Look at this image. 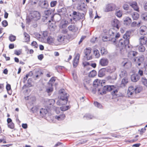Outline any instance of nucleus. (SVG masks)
I'll use <instances>...</instances> for the list:
<instances>
[{"label":"nucleus","mask_w":147,"mask_h":147,"mask_svg":"<svg viewBox=\"0 0 147 147\" xmlns=\"http://www.w3.org/2000/svg\"><path fill=\"white\" fill-rule=\"evenodd\" d=\"M131 34L130 31H127L123 36V39H120L117 45V49L120 51L124 49H125L127 51H129L132 48L129 44V39Z\"/></svg>","instance_id":"obj_1"},{"label":"nucleus","mask_w":147,"mask_h":147,"mask_svg":"<svg viewBox=\"0 0 147 147\" xmlns=\"http://www.w3.org/2000/svg\"><path fill=\"white\" fill-rule=\"evenodd\" d=\"M120 36L119 34L117 33V32L114 28H111L109 30L107 36H103L102 39L104 41H111L115 44L116 39L118 38Z\"/></svg>","instance_id":"obj_2"},{"label":"nucleus","mask_w":147,"mask_h":147,"mask_svg":"<svg viewBox=\"0 0 147 147\" xmlns=\"http://www.w3.org/2000/svg\"><path fill=\"white\" fill-rule=\"evenodd\" d=\"M60 99L57 102V104L59 105H65L68 100L69 95L65 92L64 89L60 90Z\"/></svg>","instance_id":"obj_3"},{"label":"nucleus","mask_w":147,"mask_h":147,"mask_svg":"<svg viewBox=\"0 0 147 147\" xmlns=\"http://www.w3.org/2000/svg\"><path fill=\"white\" fill-rule=\"evenodd\" d=\"M44 13L45 16L43 17L42 20H43L44 22H50L51 20H53L54 18V15L53 11L52 9H49L46 11H45Z\"/></svg>","instance_id":"obj_4"},{"label":"nucleus","mask_w":147,"mask_h":147,"mask_svg":"<svg viewBox=\"0 0 147 147\" xmlns=\"http://www.w3.org/2000/svg\"><path fill=\"white\" fill-rule=\"evenodd\" d=\"M30 15V18L34 20H37L40 18V13L36 11H32Z\"/></svg>","instance_id":"obj_5"},{"label":"nucleus","mask_w":147,"mask_h":147,"mask_svg":"<svg viewBox=\"0 0 147 147\" xmlns=\"http://www.w3.org/2000/svg\"><path fill=\"white\" fill-rule=\"evenodd\" d=\"M91 51V48L90 47L86 48L84 50V52L85 54L84 57L88 60H91L92 59V55H90Z\"/></svg>","instance_id":"obj_6"},{"label":"nucleus","mask_w":147,"mask_h":147,"mask_svg":"<svg viewBox=\"0 0 147 147\" xmlns=\"http://www.w3.org/2000/svg\"><path fill=\"white\" fill-rule=\"evenodd\" d=\"M115 8V5L113 3L107 4L104 9V11L106 12H108L114 10Z\"/></svg>","instance_id":"obj_7"},{"label":"nucleus","mask_w":147,"mask_h":147,"mask_svg":"<svg viewBox=\"0 0 147 147\" xmlns=\"http://www.w3.org/2000/svg\"><path fill=\"white\" fill-rule=\"evenodd\" d=\"M134 87L131 86L128 88L127 91V95L129 97L132 98L134 96V92H135Z\"/></svg>","instance_id":"obj_8"},{"label":"nucleus","mask_w":147,"mask_h":147,"mask_svg":"<svg viewBox=\"0 0 147 147\" xmlns=\"http://www.w3.org/2000/svg\"><path fill=\"white\" fill-rule=\"evenodd\" d=\"M109 63V60L106 58H103L101 59L99 61V65L103 67L107 66Z\"/></svg>","instance_id":"obj_9"},{"label":"nucleus","mask_w":147,"mask_h":147,"mask_svg":"<svg viewBox=\"0 0 147 147\" xmlns=\"http://www.w3.org/2000/svg\"><path fill=\"white\" fill-rule=\"evenodd\" d=\"M80 55L78 53L75 56L73 61V66L74 67H76L78 65V62L80 58Z\"/></svg>","instance_id":"obj_10"},{"label":"nucleus","mask_w":147,"mask_h":147,"mask_svg":"<svg viewBox=\"0 0 147 147\" xmlns=\"http://www.w3.org/2000/svg\"><path fill=\"white\" fill-rule=\"evenodd\" d=\"M139 33L142 35H145L147 34V28L145 26H141L139 29Z\"/></svg>","instance_id":"obj_11"},{"label":"nucleus","mask_w":147,"mask_h":147,"mask_svg":"<svg viewBox=\"0 0 147 147\" xmlns=\"http://www.w3.org/2000/svg\"><path fill=\"white\" fill-rule=\"evenodd\" d=\"M67 9L65 7H63L57 10L58 14L61 16L65 15Z\"/></svg>","instance_id":"obj_12"},{"label":"nucleus","mask_w":147,"mask_h":147,"mask_svg":"<svg viewBox=\"0 0 147 147\" xmlns=\"http://www.w3.org/2000/svg\"><path fill=\"white\" fill-rule=\"evenodd\" d=\"M144 60V57L143 56L140 57H136L134 61L135 62L136 65H138V66H140L141 64L142 63Z\"/></svg>","instance_id":"obj_13"},{"label":"nucleus","mask_w":147,"mask_h":147,"mask_svg":"<svg viewBox=\"0 0 147 147\" xmlns=\"http://www.w3.org/2000/svg\"><path fill=\"white\" fill-rule=\"evenodd\" d=\"M68 28L69 30L73 32H76L78 30V27L74 24H71L69 25Z\"/></svg>","instance_id":"obj_14"},{"label":"nucleus","mask_w":147,"mask_h":147,"mask_svg":"<svg viewBox=\"0 0 147 147\" xmlns=\"http://www.w3.org/2000/svg\"><path fill=\"white\" fill-rule=\"evenodd\" d=\"M40 6L42 8L47 9L49 6L47 1L44 0L40 1L39 3Z\"/></svg>","instance_id":"obj_15"},{"label":"nucleus","mask_w":147,"mask_h":147,"mask_svg":"<svg viewBox=\"0 0 147 147\" xmlns=\"http://www.w3.org/2000/svg\"><path fill=\"white\" fill-rule=\"evenodd\" d=\"M131 63L129 61H128L127 60H125L122 61L121 63V65L126 68H128L130 67Z\"/></svg>","instance_id":"obj_16"},{"label":"nucleus","mask_w":147,"mask_h":147,"mask_svg":"<svg viewBox=\"0 0 147 147\" xmlns=\"http://www.w3.org/2000/svg\"><path fill=\"white\" fill-rule=\"evenodd\" d=\"M120 24L119 21L117 19H114L113 21V22L112 25L114 28H116L117 30H118L120 27L119 25ZM114 29V28H113Z\"/></svg>","instance_id":"obj_17"},{"label":"nucleus","mask_w":147,"mask_h":147,"mask_svg":"<svg viewBox=\"0 0 147 147\" xmlns=\"http://www.w3.org/2000/svg\"><path fill=\"white\" fill-rule=\"evenodd\" d=\"M131 78L132 81L136 82L140 79V77L137 74H134L131 76Z\"/></svg>","instance_id":"obj_18"},{"label":"nucleus","mask_w":147,"mask_h":147,"mask_svg":"<svg viewBox=\"0 0 147 147\" xmlns=\"http://www.w3.org/2000/svg\"><path fill=\"white\" fill-rule=\"evenodd\" d=\"M140 45H145L146 44L147 41V38L146 37L141 36L139 39Z\"/></svg>","instance_id":"obj_19"},{"label":"nucleus","mask_w":147,"mask_h":147,"mask_svg":"<svg viewBox=\"0 0 147 147\" xmlns=\"http://www.w3.org/2000/svg\"><path fill=\"white\" fill-rule=\"evenodd\" d=\"M48 111L47 109L42 108L39 111V115L42 117H44L48 113Z\"/></svg>","instance_id":"obj_20"},{"label":"nucleus","mask_w":147,"mask_h":147,"mask_svg":"<svg viewBox=\"0 0 147 147\" xmlns=\"http://www.w3.org/2000/svg\"><path fill=\"white\" fill-rule=\"evenodd\" d=\"M128 82V81L127 78H123L121 81V83L120 84L121 87H125Z\"/></svg>","instance_id":"obj_21"},{"label":"nucleus","mask_w":147,"mask_h":147,"mask_svg":"<svg viewBox=\"0 0 147 147\" xmlns=\"http://www.w3.org/2000/svg\"><path fill=\"white\" fill-rule=\"evenodd\" d=\"M115 87L113 86L107 85L103 87V89L107 91H110L113 90Z\"/></svg>","instance_id":"obj_22"},{"label":"nucleus","mask_w":147,"mask_h":147,"mask_svg":"<svg viewBox=\"0 0 147 147\" xmlns=\"http://www.w3.org/2000/svg\"><path fill=\"white\" fill-rule=\"evenodd\" d=\"M130 5L135 10L137 11H139V8L138 6L137 3L134 2L131 3Z\"/></svg>","instance_id":"obj_23"},{"label":"nucleus","mask_w":147,"mask_h":147,"mask_svg":"<svg viewBox=\"0 0 147 147\" xmlns=\"http://www.w3.org/2000/svg\"><path fill=\"white\" fill-rule=\"evenodd\" d=\"M105 68H102L99 71L98 75L99 77H102L105 75Z\"/></svg>","instance_id":"obj_24"},{"label":"nucleus","mask_w":147,"mask_h":147,"mask_svg":"<svg viewBox=\"0 0 147 147\" xmlns=\"http://www.w3.org/2000/svg\"><path fill=\"white\" fill-rule=\"evenodd\" d=\"M127 75V73L126 71L124 69L121 70L119 74V76L120 78H126Z\"/></svg>","instance_id":"obj_25"},{"label":"nucleus","mask_w":147,"mask_h":147,"mask_svg":"<svg viewBox=\"0 0 147 147\" xmlns=\"http://www.w3.org/2000/svg\"><path fill=\"white\" fill-rule=\"evenodd\" d=\"M132 17L134 20H137L139 18V15L138 13L136 12H134L131 14Z\"/></svg>","instance_id":"obj_26"},{"label":"nucleus","mask_w":147,"mask_h":147,"mask_svg":"<svg viewBox=\"0 0 147 147\" xmlns=\"http://www.w3.org/2000/svg\"><path fill=\"white\" fill-rule=\"evenodd\" d=\"M24 42H29L30 40V35L26 32L24 33Z\"/></svg>","instance_id":"obj_27"},{"label":"nucleus","mask_w":147,"mask_h":147,"mask_svg":"<svg viewBox=\"0 0 147 147\" xmlns=\"http://www.w3.org/2000/svg\"><path fill=\"white\" fill-rule=\"evenodd\" d=\"M131 19L129 17H126L124 21V24L126 25H129L131 23Z\"/></svg>","instance_id":"obj_28"},{"label":"nucleus","mask_w":147,"mask_h":147,"mask_svg":"<svg viewBox=\"0 0 147 147\" xmlns=\"http://www.w3.org/2000/svg\"><path fill=\"white\" fill-rule=\"evenodd\" d=\"M138 54V53L134 51H130L128 53V57H132L136 56Z\"/></svg>","instance_id":"obj_29"},{"label":"nucleus","mask_w":147,"mask_h":147,"mask_svg":"<svg viewBox=\"0 0 147 147\" xmlns=\"http://www.w3.org/2000/svg\"><path fill=\"white\" fill-rule=\"evenodd\" d=\"M138 50L139 52H143L145 51L146 49L143 45H140L137 46Z\"/></svg>","instance_id":"obj_30"},{"label":"nucleus","mask_w":147,"mask_h":147,"mask_svg":"<svg viewBox=\"0 0 147 147\" xmlns=\"http://www.w3.org/2000/svg\"><path fill=\"white\" fill-rule=\"evenodd\" d=\"M116 69L115 67L114 66L113 67H108L106 69L107 71L110 73L114 72Z\"/></svg>","instance_id":"obj_31"},{"label":"nucleus","mask_w":147,"mask_h":147,"mask_svg":"<svg viewBox=\"0 0 147 147\" xmlns=\"http://www.w3.org/2000/svg\"><path fill=\"white\" fill-rule=\"evenodd\" d=\"M65 117V116L64 114H61L59 116H55V118L58 121H61L64 119Z\"/></svg>","instance_id":"obj_32"},{"label":"nucleus","mask_w":147,"mask_h":147,"mask_svg":"<svg viewBox=\"0 0 147 147\" xmlns=\"http://www.w3.org/2000/svg\"><path fill=\"white\" fill-rule=\"evenodd\" d=\"M93 55L96 58H98L100 56L99 51L97 49H95L94 50Z\"/></svg>","instance_id":"obj_33"},{"label":"nucleus","mask_w":147,"mask_h":147,"mask_svg":"<svg viewBox=\"0 0 147 147\" xmlns=\"http://www.w3.org/2000/svg\"><path fill=\"white\" fill-rule=\"evenodd\" d=\"M84 15L83 13H78V15L76 19L78 20L80 19L84 20Z\"/></svg>","instance_id":"obj_34"},{"label":"nucleus","mask_w":147,"mask_h":147,"mask_svg":"<svg viewBox=\"0 0 147 147\" xmlns=\"http://www.w3.org/2000/svg\"><path fill=\"white\" fill-rule=\"evenodd\" d=\"M84 117H85L86 119L89 120L93 119L94 117L90 114H87L84 115Z\"/></svg>","instance_id":"obj_35"},{"label":"nucleus","mask_w":147,"mask_h":147,"mask_svg":"<svg viewBox=\"0 0 147 147\" xmlns=\"http://www.w3.org/2000/svg\"><path fill=\"white\" fill-rule=\"evenodd\" d=\"M48 105H53L55 103V100L53 99H47L46 100Z\"/></svg>","instance_id":"obj_36"},{"label":"nucleus","mask_w":147,"mask_h":147,"mask_svg":"<svg viewBox=\"0 0 147 147\" xmlns=\"http://www.w3.org/2000/svg\"><path fill=\"white\" fill-rule=\"evenodd\" d=\"M96 74L97 73L96 71L95 70H93L90 72L89 76L90 77H94L96 76Z\"/></svg>","instance_id":"obj_37"},{"label":"nucleus","mask_w":147,"mask_h":147,"mask_svg":"<svg viewBox=\"0 0 147 147\" xmlns=\"http://www.w3.org/2000/svg\"><path fill=\"white\" fill-rule=\"evenodd\" d=\"M54 41V38L50 36H49L47 39V41L48 43L50 44L53 43Z\"/></svg>","instance_id":"obj_38"},{"label":"nucleus","mask_w":147,"mask_h":147,"mask_svg":"<svg viewBox=\"0 0 147 147\" xmlns=\"http://www.w3.org/2000/svg\"><path fill=\"white\" fill-rule=\"evenodd\" d=\"M142 89V88L140 87H137L135 88H134V90H135V93L136 94L139 93L141 91Z\"/></svg>","instance_id":"obj_39"},{"label":"nucleus","mask_w":147,"mask_h":147,"mask_svg":"<svg viewBox=\"0 0 147 147\" xmlns=\"http://www.w3.org/2000/svg\"><path fill=\"white\" fill-rule=\"evenodd\" d=\"M141 17L144 20H147V12L142 13L141 15Z\"/></svg>","instance_id":"obj_40"},{"label":"nucleus","mask_w":147,"mask_h":147,"mask_svg":"<svg viewBox=\"0 0 147 147\" xmlns=\"http://www.w3.org/2000/svg\"><path fill=\"white\" fill-rule=\"evenodd\" d=\"M94 104L95 106L96 107H97L100 109L102 108V105L98 102L97 101L94 102Z\"/></svg>","instance_id":"obj_41"},{"label":"nucleus","mask_w":147,"mask_h":147,"mask_svg":"<svg viewBox=\"0 0 147 147\" xmlns=\"http://www.w3.org/2000/svg\"><path fill=\"white\" fill-rule=\"evenodd\" d=\"M78 13L75 11H73L72 15L73 16V20H75L77 18L78 15Z\"/></svg>","instance_id":"obj_42"},{"label":"nucleus","mask_w":147,"mask_h":147,"mask_svg":"<svg viewBox=\"0 0 147 147\" xmlns=\"http://www.w3.org/2000/svg\"><path fill=\"white\" fill-rule=\"evenodd\" d=\"M101 53L102 55L107 54V51L105 48L102 47L101 49Z\"/></svg>","instance_id":"obj_43"},{"label":"nucleus","mask_w":147,"mask_h":147,"mask_svg":"<svg viewBox=\"0 0 147 147\" xmlns=\"http://www.w3.org/2000/svg\"><path fill=\"white\" fill-rule=\"evenodd\" d=\"M16 39V36L12 34H11L9 37V39L11 42H13L15 41Z\"/></svg>","instance_id":"obj_44"},{"label":"nucleus","mask_w":147,"mask_h":147,"mask_svg":"<svg viewBox=\"0 0 147 147\" xmlns=\"http://www.w3.org/2000/svg\"><path fill=\"white\" fill-rule=\"evenodd\" d=\"M70 108L69 106H67L61 107L60 109L62 111H66Z\"/></svg>","instance_id":"obj_45"},{"label":"nucleus","mask_w":147,"mask_h":147,"mask_svg":"<svg viewBox=\"0 0 147 147\" xmlns=\"http://www.w3.org/2000/svg\"><path fill=\"white\" fill-rule=\"evenodd\" d=\"M33 73L31 71L29 74H27L26 76L24 78V82L26 81L28 78V76L30 75V76H32Z\"/></svg>","instance_id":"obj_46"},{"label":"nucleus","mask_w":147,"mask_h":147,"mask_svg":"<svg viewBox=\"0 0 147 147\" xmlns=\"http://www.w3.org/2000/svg\"><path fill=\"white\" fill-rule=\"evenodd\" d=\"M79 7V9L80 10L83 11L84 12H86L87 9L86 8L84 5H80Z\"/></svg>","instance_id":"obj_47"},{"label":"nucleus","mask_w":147,"mask_h":147,"mask_svg":"<svg viewBox=\"0 0 147 147\" xmlns=\"http://www.w3.org/2000/svg\"><path fill=\"white\" fill-rule=\"evenodd\" d=\"M64 39L63 37L61 35H59L57 37V40L59 42H61L63 41Z\"/></svg>","instance_id":"obj_48"},{"label":"nucleus","mask_w":147,"mask_h":147,"mask_svg":"<svg viewBox=\"0 0 147 147\" xmlns=\"http://www.w3.org/2000/svg\"><path fill=\"white\" fill-rule=\"evenodd\" d=\"M48 35L49 34L47 31H45L43 32L42 35L43 39H45L48 36Z\"/></svg>","instance_id":"obj_49"},{"label":"nucleus","mask_w":147,"mask_h":147,"mask_svg":"<svg viewBox=\"0 0 147 147\" xmlns=\"http://www.w3.org/2000/svg\"><path fill=\"white\" fill-rule=\"evenodd\" d=\"M57 2L56 1H51L50 3V6L51 7H55L57 4Z\"/></svg>","instance_id":"obj_50"},{"label":"nucleus","mask_w":147,"mask_h":147,"mask_svg":"<svg viewBox=\"0 0 147 147\" xmlns=\"http://www.w3.org/2000/svg\"><path fill=\"white\" fill-rule=\"evenodd\" d=\"M115 15L118 17L120 18L122 16V12L120 10H119L116 12Z\"/></svg>","instance_id":"obj_51"},{"label":"nucleus","mask_w":147,"mask_h":147,"mask_svg":"<svg viewBox=\"0 0 147 147\" xmlns=\"http://www.w3.org/2000/svg\"><path fill=\"white\" fill-rule=\"evenodd\" d=\"M56 80V78L55 77H52L50 79L49 82L51 86H52L54 82Z\"/></svg>","instance_id":"obj_52"},{"label":"nucleus","mask_w":147,"mask_h":147,"mask_svg":"<svg viewBox=\"0 0 147 147\" xmlns=\"http://www.w3.org/2000/svg\"><path fill=\"white\" fill-rule=\"evenodd\" d=\"M142 81L143 84L147 87V80L145 78H142Z\"/></svg>","instance_id":"obj_53"},{"label":"nucleus","mask_w":147,"mask_h":147,"mask_svg":"<svg viewBox=\"0 0 147 147\" xmlns=\"http://www.w3.org/2000/svg\"><path fill=\"white\" fill-rule=\"evenodd\" d=\"M101 89H98V93L100 94L101 95H103L106 94V90H104L103 88L102 90V92H100V91L101 90Z\"/></svg>","instance_id":"obj_54"},{"label":"nucleus","mask_w":147,"mask_h":147,"mask_svg":"<svg viewBox=\"0 0 147 147\" xmlns=\"http://www.w3.org/2000/svg\"><path fill=\"white\" fill-rule=\"evenodd\" d=\"M1 24L2 26L4 27H5L8 25V22L6 20H4L3 21Z\"/></svg>","instance_id":"obj_55"},{"label":"nucleus","mask_w":147,"mask_h":147,"mask_svg":"<svg viewBox=\"0 0 147 147\" xmlns=\"http://www.w3.org/2000/svg\"><path fill=\"white\" fill-rule=\"evenodd\" d=\"M7 125L8 127L11 129H13L14 127V124L12 122L8 123Z\"/></svg>","instance_id":"obj_56"},{"label":"nucleus","mask_w":147,"mask_h":147,"mask_svg":"<svg viewBox=\"0 0 147 147\" xmlns=\"http://www.w3.org/2000/svg\"><path fill=\"white\" fill-rule=\"evenodd\" d=\"M31 45L32 46H34L36 48H37L38 47V45L37 42L35 41H33L32 42Z\"/></svg>","instance_id":"obj_57"},{"label":"nucleus","mask_w":147,"mask_h":147,"mask_svg":"<svg viewBox=\"0 0 147 147\" xmlns=\"http://www.w3.org/2000/svg\"><path fill=\"white\" fill-rule=\"evenodd\" d=\"M53 88L51 87L46 89V92L48 93H49L53 91Z\"/></svg>","instance_id":"obj_58"},{"label":"nucleus","mask_w":147,"mask_h":147,"mask_svg":"<svg viewBox=\"0 0 147 147\" xmlns=\"http://www.w3.org/2000/svg\"><path fill=\"white\" fill-rule=\"evenodd\" d=\"M146 130V129L145 127H144V128H142L140 131V134L141 135H142L143 133H145Z\"/></svg>","instance_id":"obj_59"},{"label":"nucleus","mask_w":147,"mask_h":147,"mask_svg":"<svg viewBox=\"0 0 147 147\" xmlns=\"http://www.w3.org/2000/svg\"><path fill=\"white\" fill-rule=\"evenodd\" d=\"M21 53V51L20 50H15L14 51V54L17 55H19Z\"/></svg>","instance_id":"obj_60"},{"label":"nucleus","mask_w":147,"mask_h":147,"mask_svg":"<svg viewBox=\"0 0 147 147\" xmlns=\"http://www.w3.org/2000/svg\"><path fill=\"white\" fill-rule=\"evenodd\" d=\"M44 57L43 54H40L38 56V58L40 60H42Z\"/></svg>","instance_id":"obj_61"},{"label":"nucleus","mask_w":147,"mask_h":147,"mask_svg":"<svg viewBox=\"0 0 147 147\" xmlns=\"http://www.w3.org/2000/svg\"><path fill=\"white\" fill-rule=\"evenodd\" d=\"M123 7L125 10H127L129 8V6L127 5L124 4L123 6Z\"/></svg>","instance_id":"obj_62"},{"label":"nucleus","mask_w":147,"mask_h":147,"mask_svg":"<svg viewBox=\"0 0 147 147\" xmlns=\"http://www.w3.org/2000/svg\"><path fill=\"white\" fill-rule=\"evenodd\" d=\"M32 20L30 17V16L28 17H27L26 19V21L27 23H30L31 21V20Z\"/></svg>","instance_id":"obj_63"},{"label":"nucleus","mask_w":147,"mask_h":147,"mask_svg":"<svg viewBox=\"0 0 147 147\" xmlns=\"http://www.w3.org/2000/svg\"><path fill=\"white\" fill-rule=\"evenodd\" d=\"M6 89L7 90H11L10 85L9 84H7L6 86Z\"/></svg>","instance_id":"obj_64"}]
</instances>
